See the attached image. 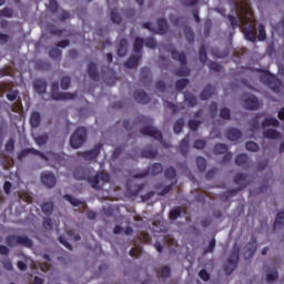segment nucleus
<instances>
[{
	"mask_svg": "<svg viewBox=\"0 0 284 284\" xmlns=\"http://www.w3.org/2000/svg\"><path fill=\"white\" fill-rule=\"evenodd\" d=\"M171 57L174 61H179L181 68L175 70V77H190L191 71L190 68H187V57L183 52L176 51V49H173L170 51Z\"/></svg>",
	"mask_w": 284,
	"mask_h": 284,
	"instance_id": "nucleus-1",
	"label": "nucleus"
},
{
	"mask_svg": "<svg viewBox=\"0 0 284 284\" xmlns=\"http://www.w3.org/2000/svg\"><path fill=\"white\" fill-rule=\"evenodd\" d=\"M88 139V130L83 126L78 128L70 138V145L73 148V150H79L81 145L87 141Z\"/></svg>",
	"mask_w": 284,
	"mask_h": 284,
	"instance_id": "nucleus-2",
	"label": "nucleus"
},
{
	"mask_svg": "<svg viewBox=\"0 0 284 284\" xmlns=\"http://www.w3.org/2000/svg\"><path fill=\"white\" fill-rule=\"evenodd\" d=\"M234 183L235 185H240V187L231 189L226 193H224L226 200H229L230 196H234V194H237V192H241V190H244V187H247V185H250V182L247 181V174L237 173L234 178Z\"/></svg>",
	"mask_w": 284,
	"mask_h": 284,
	"instance_id": "nucleus-3",
	"label": "nucleus"
},
{
	"mask_svg": "<svg viewBox=\"0 0 284 284\" xmlns=\"http://www.w3.org/2000/svg\"><path fill=\"white\" fill-rule=\"evenodd\" d=\"M261 81L268 85L273 92L278 94L281 92V80L276 78V75L270 73V71H264L263 74L261 75Z\"/></svg>",
	"mask_w": 284,
	"mask_h": 284,
	"instance_id": "nucleus-4",
	"label": "nucleus"
},
{
	"mask_svg": "<svg viewBox=\"0 0 284 284\" xmlns=\"http://www.w3.org/2000/svg\"><path fill=\"white\" fill-rule=\"evenodd\" d=\"M51 99H53V101H72L77 99V94L59 92V82H53L51 84Z\"/></svg>",
	"mask_w": 284,
	"mask_h": 284,
	"instance_id": "nucleus-5",
	"label": "nucleus"
},
{
	"mask_svg": "<svg viewBox=\"0 0 284 284\" xmlns=\"http://www.w3.org/2000/svg\"><path fill=\"white\" fill-rule=\"evenodd\" d=\"M240 251L239 248H234L229 256L226 264L224 265V272L226 276H231L232 272L236 270L239 266V261H240Z\"/></svg>",
	"mask_w": 284,
	"mask_h": 284,
	"instance_id": "nucleus-6",
	"label": "nucleus"
},
{
	"mask_svg": "<svg viewBox=\"0 0 284 284\" xmlns=\"http://www.w3.org/2000/svg\"><path fill=\"white\" fill-rule=\"evenodd\" d=\"M87 181L93 190H101V185L99 183H101V181L102 183H110V174L100 171L94 176H89Z\"/></svg>",
	"mask_w": 284,
	"mask_h": 284,
	"instance_id": "nucleus-7",
	"label": "nucleus"
},
{
	"mask_svg": "<svg viewBox=\"0 0 284 284\" xmlns=\"http://www.w3.org/2000/svg\"><path fill=\"white\" fill-rule=\"evenodd\" d=\"M163 172V165L161 163H153L146 170L133 175V179H145L146 176H159Z\"/></svg>",
	"mask_w": 284,
	"mask_h": 284,
	"instance_id": "nucleus-8",
	"label": "nucleus"
},
{
	"mask_svg": "<svg viewBox=\"0 0 284 284\" xmlns=\"http://www.w3.org/2000/svg\"><path fill=\"white\" fill-rule=\"evenodd\" d=\"M40 179L42 185H44L49 190H52V187L57 186V176L50 171L42 172Z\"/></svg>",
	"mask_w": 284,
	"mask_h": 284,
	"instance_id": "nucleus-9",
	"label": "nucleus"
},
{
	"mask_svg": "<svg viewBox=\"0 0 284 284\" xmlns=\"http://www.w3.org/2000/svg\"><path fill=\"white\" fill-rule=\"evenodd\" d=\"M140 134H143L144 136H152L155 141H163V133L154 126L146 125L140 129Z\"/></svg>",
	"mask_w": 284,
	"mask_h": 284,
	"instance_id": "nucleus-10",
	"label": "nucleus"
},
{
	"mask_svg": "<svg viewBox=\"0 0 284 284\" xmlns=\"http://www.w3.org/2000/svg\"><path fill=\"white\" fill-rule=\"evenodd\" d=\"M243 106L246 110H258V106H260L258 98H256V95L254 94L244 93Z\"/></svg>",
	"mask_w": 284,
	"mask_h": 284,
	"instance_id": "nucleus-11",
	"label": "nucleus"
},
{
	"mask_svg": "<svg viewBox=\"0 0 284 284\" xmlns=\"http://www.w3.org/2000/svg\"><path fill=\"white\" fill-rule=\"evenodd\" d=\"M101 148H103V144L98 143L92 150L84 151L82 153L83 159H85V161H97V159H99V154H101Z\"/></svg>",
	"mask_w": 284,
	"mask_h": 284,
	"instance_id": "nucleus-12",
	"label": "nucleus"
},
{
	"mask_svg": "<svg viewBox=\"0 0 284 284\" xmlns=\"http://www.w3.org/2000/svg\"><path fill=\"white\" fill-rule=\"evenodd\" d=\"M243 32L246 41L256 43V22H251L248 27H244Z\"/></svg>",
	"mask_w": 284,
	"mask_h": 284,
	"instance_id": "nucleus-13",
	"label": "nucleus"
},
{
	"mask_svg": "<svg viewBox=\"0 0 284 284\" xmlns=\"http://www.w3.org/2000/svg\"><path fill=\"white\" fill-rule=\"evenodd\" d=\"M33 90L37 92V94H45L48 90V82L43 79H36L33 81Z\"/></svg>",
	"mask_w": 284,
	"mask_h": 284,
	"instance_id": "nucleus-14",
	"label": "nucleus"
},
{
	"mask_svg": "<svg viewBox=\"0 0 284 284\" xmlns=\"http://www.w3.org/2000/svg\"><path fill=\"white\" fill-rule=\"evenodd\" d=\"M133 98L138 103H141L142 105H145L146 103H150V95L145 93V91L138 89L133 93Z\"/></svg>",
	"mask_w": 284,
	"mask_h": 284,
	"instance_id": "nucleus-15",
	"label": "nucleus"
},
{
	"mask_svg": "<svg viewBox=\"0 0 284 284\" xmlns=\"http://www.w3.org/2000/svg\"><path fill=\"white\" fill-rule=\"evenodd\" d=\"M2 90L7 93L8 101H17L19 99V90L12 89V85L6 83L2 85Z\"/></svg>",
	"mask_w": 284,
	"mask_h": 284,
	"instance_id": "nucleus-16",
	"label": "nucleus"
},
{
	"mask_svg": "<svg viewBox=\"0 0 284 284\" xmlns=\"http://www.w3.org/2000/svg\"><path fill=\"white\" fill-rule=\"evenodd\" d=\"M89 174H90V171L83 166L77 168L73 171V176L78 181H88V179L90 178Z\"/></svg>",
	"mask_w": 284,
	"mask_h": 284,
	"instance_id": "nucleus-17",
	"label": "nucleus"
},
{
	"mask_svg": "<svg viewBox=\"0 0 284 284\" xmlns=\"http://www.w3.org/2000/svg\"><path fill=\"white\" fill-rule=\"evenodd\" d=\"M242 136L243 133L236 128H231L226 131V139H229V141H239Z\"/></svg>",
	"mask_w": 284,
	"mask_h": 284,
	"instance_id": "nucleus-18",
	"label": "nucleus"
},
{
	"mask_svg": "<svg viewBox=\"0 0 284 284\" xmlns=\"http://www.w3.org/2000/svg\"><path fill=\"white\" fill-rule=\"evenodd\" d=\"M140 81L142 83H152V71L150 68L144 67L140 71Z\"/></svg>",
	"mask_w": 284,
	"mask_h": 284,
	"instance_id": "nucleus-19",
	"label": "nucleus"
},
{
	"mask_svg": "<svg viewBox=\"0 0 284 284\" xmlns=\"http://www.w3.org/2000/svg\"><path fill=\"white\" fill-rule=\"evenodd\" d=\"M168 20L165 18L158 19V30L155 29L154 34H168Z\"/></svg>",
	"mask_w": 284,
	"mask_h": 284,
	"instance_id": "nucleus-20",
	"label": "nucleus"
},
{
	"mask_svg": "<svg viewBox=\"0 0 284 284\" xmlns=\"http://www.w3.org/2000/svg\"><path fill=\"white\" fill-rule=\"evenodd\" d=\"M214 92H216V89L214 88V85L207 84L200 93L201 101H207V99H210V97H212Z\"/></svg>",
	"mask_w": 284,
	"mask_h": 284,
	"instance_id": "nucleus-21",
	"label": "nucleus"
},
{
	"mask_svg": "<svg viewBox=\"0 0 284 284\" xmlns=\"http://www.w3.org/2000/svg\"><path fill=\"white\" fill-rule=\"evenodd\" d=\"M116 54L118 57H125L128 54V40L126 39H120L116 48Z\"/></svg>",
	"mask_w": 284,
	"mask_h": 284,
	"instance_id": "nucleus-22",
	"label": "nucleus"
},
{
	"mask_svg": "<svg viewBox=\"0 0 284 284\" xmlns=\"http://www.w3.org/2000/svg\"><path fill=\"white\" fill-rule=\"evenodd\" d=\"M88 75L92 81H99L100 75L99 71L97 70V63L90 62L88 65Z\"/></svg>",
	"mask_w": 284,
	"mask_h": 284,
	"instance_id": "nucleus-23",
	"label": "nucleus"
},
{
	"mask_svg": "<svg viewBox=\"0 0 284 284\" xmlns=\"http://www.w3.org/2000/svg\"><path fill=\"white\" fill-rule=\"evenodd\" d=\"M18 245L30 248L34 245V242L28 235H18Z\"/></svg>",
	"mask_w": 284,
	"mask_h": 284,
	"instance_id": "nucleus-24",
	"label": "nucleus"
},
{
	"mask_svg": "<svg viewBox=\"0 0 284 284\" xmlns=\"http://www.w3.org/2000/svg\"><path fill=\"white\" fill-rule=\"evenodd\" d=\"M264 139H271L272 141H275L276 139H281V132H278L275 129H267L263 132Z\"/></svg>",
	"mask_w": 284,
	"mask_h": 284,
	"instance_id": "nucleus-25",
	"label": "nucleus"
},
{
	"mask_svg": "<svg viewBox=\"0 0 284 284\" xmlns=\"http://www.w3.org/2000/svg\"><path fill=\"white\" fill-rule=\"evenodd\" d=\"M41 210L45 216H52L54 213V202H43L41 204Z\"/></svg>",
	"mask_w": 284,
	"mask_h": 284,
	"instance_id": "nucleus-26",
	"label": "nucleus"
},
{
	"mask_svg": "<svg viewBox=\"0 0 284 284\" xmlns=\"http://www.w3.org/2000/svg\"><path fill=\"white\" fill-rule=\"evenodd\" d=\"M179 150H180L182 156H187V152H190V140H189V136L184 138L180 142Z\"/></svg>",
	"mask_w": 284,
	"mask_h": 284,
	"instance_id": "nucleus-27",
	"label": "nucleus"
},
{
	"mask_svg": "<svg viewBox=\"0 0 284 284\" xmlns=\"http://www.w3.org/2000/svg\"><path fill=\"white\" fill-rule=\"evenodd\" d=\"M281 122L276 118H266L262 121V128H278Z\"/></svg>",
	"mask_w": 284,
	"mask_h": 284,
	"instance_id": "nucleus-28",
	"label": "nucleus"
},
{
	"mask_svg": "<svg viewBox=\"0 0 284 284\" xmlns=\"http://www.w3.org/2000/svg\"><path fill=\"white\" fill-rule=\"evenodd\" d=\"M284 225V210L280 211L275 217L274 224H273V229L274 230H281V227H283Z\"/></svg>",
	"mask_w": 284,
	"mask_h": 284,
	"instance_id": "nucleus-29",
	"label": "nucleus"
},
{
	"mask_svg": "<svg viewBox=\"0 0 284 284\" xmlns=\"http://www.w3.org/2000/svg\"><path fill=\"white\" fill-rule=\"evenodd\" d=\"M247 161H250V156H247L246 153H240L235 158V164H237L240 168H245V165H247Z\"/></svg>",
	"mask_w": 284,
	"mask_h": 284,
	"instance_id": "nucleus-30",
	"label": "nucleus"
},
{
	"mask_svg": "<svg viewBox=\"0 0 284 284\" xmlns=\"http://www.w3.org/2000/svg\"><path fill=\"white\" fill-rule=\"evenodd\" d=\"M64 201H68L73 207H79V205H85L81 200L70 195V194H64L63 195Z\"/></svg>",
	"mask_w": 284,
	"mask_h": 284,
	"instance_id": "nucleus-31",
	"label": "nucleus"
},
{
	"mask_svg": "<svg viewBox=\"0 0 284 284\" xmlns=\"http://www.w3.org/2000/svg\"><path fill=\"white\" fill-rule=\"evenodd\" d=\"M139 61H141V55H131L124 65L131 70L132 68H136V65H139Z\"/></svg>",
	"mask_w": 284,
	"mask_h": 284,
	"instance_id": "nucleus-32",
	"label": "nucleus"
},
{
	"mask_svg": "<svg viewBox=\"0 0 284 284\" xmlns=\"http://www.w3.org/2000/svg\"><path fill=\"white\" fill-rule=\"evenodd\" d=\"M145 43V40L143 38H135L134 43H133V51L135 54H141V50H143V45Z\"/></svg>",
	"mask_w": 284,
	"mask_h": 284,
	"instance_id": "nucleus-33",
	"label": "nucleus"
},
{
	"mask_svg": "<svg viewBox=\"0 0 284 284\" xmlns=\"http://www.w3.org/2000/svg\"><path fill=\"white\" fill-rule=\"evenodd\" d=\"M31 128H39L41 125V114L39 112H33L30 118Z\"/></svg>",
	"mask_w": 284,
	"mask_h": 284,
	"instance_id": "nucleus-34",
	"label": "nucleus"
},
{
	"mask_svg": "<svg viewBox=\"0 0 284 284\" xmlns=\"http://www.w3.org/2000/svg\"><path fill=\"white\" fill-rule=\"evenodd\" d=\"M184 37L189 43H194V30H192V27L185 26L183 29Z\"/></svg>",
	"mask_w": 284,
	"mask_h": 284,
	"instance_id": "nucleus-35",
	"label": "nucleus"
},
{
	"mask_svg": "<svg viewBox=\"0 0 284 284\" xmlns=\"http://www.w3.org/2000/svg\"><path fill=\"white\" fill-rule=\"evenodd\" d=\"M159 151L152 149H144L141 152L142 159H156Z\"/></svg>",
	"mask_w": 284,
	"mask_h": 284,
	"instance_id": "nucleus-36",
	"label": "nucleus"
},
{
	"mask_svg": "<svg viewBox=\"0 0 284 284\" xmlns=\"http://www.w3.org/2000/svg\"><path fill=\"white\" fill-rule=\"evenodd\" d=\"M227 152V144L225 143H216L213 146V154L219 155V154H225Z\"/></svg>",
	"mask_w": 284,
	"mask_h": 284,
	"instance_id": "nucleus-37",
	"label": "nucleus"
},
{
	"mask_svg": "<svg viewBox=\"0 0 284 284\" xmlns=\"http://www.w3.org/2000/svg\"><path fill=\"white\" fill-rule=\"evenodd\" d=\"M183 125H185V121L183 120V118L178 119L173 124V132L175 134H181V132L183 131Z\"/></svg>",
	"mask_w": 284,
	"mask_h": 284,
	"instance_id": "nucleus-38",
	"label": "nucleus"
},
{
	"mask_svg": "<svg viewBox=\"0 0 284 284\" xmlns=\"http://www.w3.org/2000/svg\"><path fill=\"white\" fill-rule=\"evenodd\" d=\"M184 99L187 102L190 108H194V105H196V103H199V100L196 99V95H194L192 93H185Z\"/></svg>",
	"mask_w": 284,
	"mask_h": 284,
	"instance_id": "nucleus-39",
	"label": "nucleus"
},
{
	"mask_svg": "<svg viewBox=\"0 0 284 284\" xmlns=\"http://www.w3.org/2000/svg\"><path fill=\"white\" fill-rule=\"evenodd\" d=\"M199 60L201 61V63H207V49L205 48V44H202L200 47Z\"/></svg>",
	"mask_w": 284,
	"mask_h": 284,
	"instance_id": "nucleus-40",
	"label": "nucleus"
},
{
	"mask_svg": "<svg viewBox=\"0 0 284 284\" xmlns=\"http://www.w3.org/2000/svg\"><path fill=\"white\" fill-rule=\"evenodd\" d=\"M181 214H182L181 206H175L170 211L169 217L171 221H176V219H179Z\"/></svg>",
	"mask_w": 284,
	"mask_h": 284,
	"instance_id": "nucleus-41",
	"label": "nucleus"
},
{
	"mask_svg": "<svg viewBox=\"0 0 284 284\" xmlns=\"http://www.w3.org/2000/svg\"><path fill=\"white\" fill-rule=\"evenodd\" d=\"M189 83H190V80L180 79L175 82V90H178V92H181L182 90H185V88H187Z\"/></svg>",
	"mask_w": 284,
	"mask_h": 284,
	"instance_id": "nucleus-42",
	"label": "nucleus"
},
{
	"mask_svg": "<svg viewBox=\"0 0 284 284\" xmlns=\"http://www.w3.org/2000/svg\"><path fill=\"white\" fill-rule=\"evenodd\" d=\"M6 244L8 247H17L19 245L18 235H9L6 237Z\"/></svg>",
	"mask_w": 284,
	"mask_h": 284,
	"instance_id": "nucleus-43",
	"label": "nucleus"
},
{
	"mask_svg": "<svg viewBox=\"0 0 284 284\" xmlns=\"http://www.w3.org/2000/svg\"><path fill=\"white\" fill-rule=\"evenodd\" d=\"M196 165H197V169L200 170V172H205V170L207 168V161L203 156H197Z\"/></svg>",
	"mask_w": 284,
	"mask_h": 284,
	"instance_id": "nucleus-44",
	"label": "nucleus"
},
{
	"mask_svg": "<svg viewBox=\"0 0 284 284\" xmlns=\"http://www.w3.org/2000/svg\"><path fill=\"white\" fill-rule=\"evenodd\" d=\"M164 176L169 181H174V179H176V170H174V168H172V166L165 169Z\"/></svg>",
	"mask_w": 284,
	"mask_h": 284,
	"instance_id": "nucleus-45",
	"label": "nucleus"
},
{
	"mask_svg": "<svg viewBox=\"0 0 284 284\" xmlns=\"http://www.w3.org/2000/svg\"><path fill=\"white\" fill-rule=\"evenodd\" d=\"M109 74H110V80H104L108 85H114L116 83V72L110 68H106Z\"/></svg>",
	"mask_w": 284,
	"mask_h": 284,
	"instance_id": "nucleus-46",
	"label": "nucleus"
},
{
	"mask_svg": "<svg viewBox=\"0 0 284 284\" xmlns=\"http://www.w3.org/2000/svg\"><path fill=\"white\" fill-rule=\"evenodd\" d=\"M245 149L248 150V152H258V150H261V148L258 146V143L254 141L246 142Z\"/></svg>",
	"mask_w": 284,
	"mask_h": 284,
	"instance_id": "nucleus-47",
	"label": "nucleus"
},
{
	"mask_svg": "<svg viewBox=\"0 0 284 284\" xmlns=\"http://www.w3.org/2000/svg\"><path fill=\"white\" fill-rule=\"evenodd\" d=\"M159 274L161 278H170L172 271L170 270V266H162L159 271Z\"/></svg>",
	"mask_w": 284,
	"mask_h": 284,
	"instance_id": "nucleus-48",
	"label": "nucleus"
},
{
	"mask_svg": "<svg viewBox=\"0 0 284 284\" xmlns=\"http://www.w3.org/2000/svg\"><path fill=\"white\" fill-rule=\"evenodd\" d=\"M256 240H254L252 243H251V247H248L246 250V252L244 253V256H247L248 254V258H252V256H254V254H256Z\"/></svg>",
	"mask_w": 284,
	"mask_h": 284,
	"instance_id": "nucleus-49",
	"label": "nucleus"
},
{
	"mask_svg": "<svg viewBox=\"0 0 284 284\" xmlns=\"http://www.w3.org/2000/svg\"><path fill=\"white\" fill-rule=\"evenodd\" d=\"M110 19L112 23H121L122 19L116 9H112L110 13Z\"/></svg>",
	"mask_w": 284,
	"mask_h": 284,
	"instance_id": "nucleus-50",
	"label": "nucleus"
},
{
	"mask_svg": "<svg viewBox=\"0 0 284 284\" xmlns=\"http://www.w3.org/2000/svg\"><path fill=\"white\" fill-rule=\"evenodd\" d=\"M34 152H37V149H23L19 154H18V159L21 161V159H26V156L28 154H34Z\"/></svg>",
	"mask_w": 284,
	"mask_h": 284,
	"instance_id": "nucleus-51",
	"label": "nucleus"
},
{
	"mask_svg": "<svg viewBox=\"0 0 284 284\" xmlns=\"http://www.w3.org/2000/svg\"><path fill=\"white\" fill-rule=\"evenodd\" d=\"M48 30L51 34H55V37H61L63 34V30L58 29L54 24H49Z\"/></svg>",
	"mask_w": 284,
	"mask_h": 284,
	"instance_id": "nucleus-52",
	"label": "nucleus"
},
{
	"mask_svg": "<svg viewBox=\"0 0 284 284\" xmlns=\"http://www.w3.org/2000/svg\"><path fill=\"white\" fill-rule=\"evenodd\" d=\"M187 125H189V130H191V132H196V130H199V128L201 125V121L190 120Z\"/></svg>",
	"mask_w": 284,
	"mask_h": 284,
	"instance_id": "nucleus-53",
	"label": "nucleus"
},
{
	"mask_svg": "<svg viewBox=\"0 0 284 284\" xmlns=\"http://www.w3.org/2000/svg\"><path fill=\"white\" fill-rule=\"evenodd\" d=\"M258 41H265L267 39V33L265 32V26L260 24L258 26Z\"/></svg>",
	"mask_w": 284,
	"mask_h": 284,
	"instance_id": "nucleus-54",
	"label": "nucleus"
},
{
	"mask_svg": "<svg viewBox=\"0 0 284 284\" xmlns=\"http://www.w3.org/2000/svg\"><path fill=\"white\" fill-rule=\"evenodd\" d=\"M70 83H72L70 77H63L60 81V88L62 90H68V88H70Z\"/></svg>",
	"mask_w": 284,
	"mask_h": 284,
	"instance_id": "nucleus-55",
	"label": "nucleus"
},
{
	"mask_svg": "<svg viewBox=\"0 0 284 284\" xmlns=\"http://www.w3.org/2000/svg\"><path fill=\"white\" fill-rule=\"evenodd\" d=\"M215 247H216V240L212 239L209 243V246L204 248L203 254H212Z\"/></svg>",
	"mask_w": 284,
	"mask_h": 284,
	"instance_id": "nucleus-56",
	"label": "nucleus"
},
{
	"mask_svg": "<svg viewBox=\"0 0 284 284\" xmlns=\"http://www.w3.org/2000/svg\"><path fill=\"white\" fill-rule=\"evenodd\" d=\"M49 57H51V59H54L55 61L58 59H61V50H59L58 48L50 49Z\"/></svg>",
	"mask_w": 284,
	"mask_h": 284,
	"instance_id": "nucleus-57",
	"label": "nucleus"
},
{
	"mask_svg": "<svg viewBox=\"0 0 284 284\" xmlns=\"http://www.w3.org/2000/svg\"><path fill=\"white\" fill-rule=\"evenodd\" d=\"M144 45L146 48H150L151 50H154L156 48V39L150 37L144 40Z\"/></svg>",
	"mask_w": 284,
	"mask_h": 284,
	"instance_id": "nucleus-58",
	"label": "nucleus"
},
{
	"mask_svg": "<svg viewBox=\"0 0 284 284\" xmlns=\"http://www.w3.org/2000/svg\"><path fill=\"white\" fill-rule=\"evenodd\" d=\"M278 278V272L276 270H273L271 273L266 275V282L267 283H274Z\"/></svg>",
	"mask_w": 284,
	"mask_h": 284,
	"instance_id": "nucleus-59",
	"label": "nucleus"
},
{
	"mask_svg": "<svg viewBox=\"0 0 284 284\" xmlns=\"http://www.w3.org/2000/svg\"><path fill=\"white\" fill-rule=\"evenodd\" d=\"M48 9L50 10V12H53V14H55V12H59V2H57V0H50Z\"/></svg>",
	"mask_w": 284,
	"mask_h": 284,
	"instance_id": "nucleus-60",
	"label": "nucleus"
},
{
	"mask_svg": "<svg viewBox=\"0 0 284 284\" xmlns=\"http://www.w3.org/2000/svg\"><path fill=\"white\" fill-rule=\"evenodd\" d=\"M205 145H207V141L205 140H195L193 143L195 150H204Z\"/></svg>",
	"mask_w": 284,
	"mask_h": 284,
	"instance_id": "nucleus-61",
	"label": "nucleus"
},
{
	"mask_svg": "<svg viewBox=\"0 0 284 284\" xmlns=\"http://www.w3.org/2000/svg\"><path fill=\"white\" fill-rule=\"evenodd\" d=\"M48 134L38 135L36 138V143L37 145H45V143H48Z\"/></svg>",
	"mask_w": 284,
	"mask_h": 284,
	"instance_id": "nucleus-62",
	"label": "nucleus"
},
{
	"mask_svg": "<svg viewBox=\"0 0 284 284\" xmlns=\"http://www.w3.org/2000/svg\"><path fill=\"white\" fill-rule=\"evenodd\" d=\"M6 152H14V138H10L4 146Z\"/></svg>",
	"mask_w": 284,
	"mask_h": 284,
	"instance_id": "nucleus-63",
	"label": "nucleus"
},
{
	"mask_svg": "<svg viewBox=\"0 0 284 284\" xmlns=\"http://www.w3.org/2000/svg\"><path fill=\"white\" fill-rule=\"evenodd\" d=\"M220 118L224 119V121H230V119H231L230 109H227V108L221 109Z\"/></svg>",
	"mask_w": 284,
	"mask_h": 284,
	"instance_id": "nucleus-64",
	"label": "nucleus"
}]
</instances>
